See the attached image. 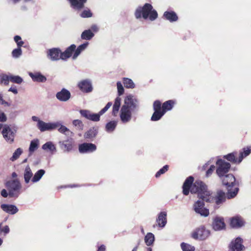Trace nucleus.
I'll return each instance as SVG.
<instances>
[{"label": "nucleus", "mask_w": 251, "mask_h": 251, "mask_svg": "<svg viewBox=\"0 0 251 251\" xmlns=\"http://www.w3.org/2000/svg\"><path fill=\"white\" fill-rule=\"evenodd\" d=\"M12 54L13 57L14 58H18L22 54V50L21 47H18V48L14 49L12 52Z\"/></svg>", "instance_id": "49530a36"}, {"label": "nucleus", "mask_w": 251, "mask_h": 251, "mask_svg": "<svg viewBox=\"0 0 251 251\" xmlns=\"http://www.w3.org/2000/svg\"><path fill=\"white\" fill-rule=\"evenodd\" d=\"M81 115L85 118L93 121H98L100 120V115L99 113L95 114L87 110H81L80 111Z\"/></svg>", "instance_id": "ddd939ff"}, {"label": "nucleus", "mask_w": 251, "mask_h": 251, "mask_svg": "<svg viewBox=\"0 0 251 251\" xmlns=\"http://www.w3.org/2000/svg\"><path fill=\"white\" fill-rule=\"evenodd\" d=\"M244 248L242 244V240L239 238H236L232 240L229 245V251H241Z\"/></svg>", "instance_id": "9d476101"}, {"label": "nucleus", "mask_w": 251, "mask_h": 251, "mask_svg": "<svg viewBox=\"0 0 251 251\" xmlns=\"http://www.w3.org/2000/svg\"><path fill=\"white\" fill-rule=\"evenodd\" d=\"M2 134L7 143L12 144L14 142L15 133L9 126H5L4 127L2 131Z\"/></svg>", "instance_id": "1a4fd4ad"}, {"label": "nucleus", "mask_w": 251, "mask_h": 251, "mask_svg": "<svg viewBox=\"0 0 251 251\" xmlns=\"http://www.w3.org/2000/svg\"><path fill=\"white\" fill-rule=\"evenodd\" d=\"M244 225L243 220L238 217L232 218L230 220V226L234 228L241 227Z\"/></svg>", "instance_id": "b1692460"}, {"label": "nucleus", "mask_w": 251, "mask_h": 251, "mask_svg": "<svg viewBox=\"0 0 251 251\" xmlns=\"http://www.w3.org/2000/svg\"><path fill=\"white\" fill-rule=\"evenodd\" d=\"M78 86L81 91L89 93L92 91V86L91 82L88 80H83L80 81Z\"/></svg>", "instance_id": "2eb2a0df"}, {"label": "nucleus", "mask_w": 251, "mask_h": 251, "mask_svg": "<svg viewBox=\"0 0 251 251\" xmlns=\"http://www.w3.org/2000/svg\"><path fill=\"white\" fill-rule=\"evenodd\" d=\"M23 153V150L21 148H18L13 153L10 160L13 162L16 160Z\"/></svg>", "instance_id": "4c0bfd02"}, {"label": "nucleus", "mask_w": 251, "mask_h": 251, "mask_svg": "<svg viewBox=\"0 0 251 251\" xmlns=\"http://www.w3.org/2000/svg\"><path fill=\"white\" fill-rule=\"evenodd\" d=\"M1 208L4 211L10 214H14L18 211L17 207L12 204H2L1 205Z\"/></svg>", "instance_id": "aec40b11"}, {"label": "nucleus", "mask_w": 251, "mask_h": 251, "mask_svg": "<svg viewBox=\"0 0 251 251\" xmlns=\"http://www.w3.org/2000/svg\"><path fill=\"white\" fill-rule=\"evenodd\" d=\"M73 126L78 130H81L83 128V124L79 120H75L73 121Z\"/></svg>", "instance_id": "79ce46f5"}, {"label": "nucleus", "mask_w": 251, "mask_h": 251, "mask_svg": "<svg viewBox=\"0 0 251 251\" xmlns=\"http://www.w3.org/2000/svg\"><path fill=\"white\" fill-rule=\"evenodd\" d=\"M157 226L160 227H164L167 224V213L161 212L159 214L156 220Z\"/></svg>", "instance_id": "a211bd4d"}, {"label": "nucleus", "mask_w": 251, "mask_h": 251, "mask_svg": "<svg viewBox=\"0 0 251 251\" xmlns=\"http://www.w3.org/2000/svg\"><path fill=\"white\" fill-rule=\"evenodd\" d=\"M56 126H55V129H58V131L68 137H71L73 135V133L66 126L63 125L60 121H57L55 122Z\"/></svg>", "instance_id": "4468645a"}, {"label": "nucleus", "mask_w": 251, "mask_h": 251, "mask_svg": "<svg viewBox=\"0 0 251 251\" xmlns=\"http://www.w3.org/2000/svg\"><path fill=\"white\" fill-rule=\"evenodd\" d=\"M228 192L227 193V197L228 199H231V198H233L235 197L236 196V195L238 192V188H234L233 191H231L229 190V189L228 188Z\"/></svg>", "instance_id": "c03bdc74"}, {"label": "nucleus", "mask_w": 251, "mask_h": 251, "mask_svg": "<svg viewBox=\"0 0 251 251\" xmlns=\"http://www.w3.org/2000/svg\"><path fill=\"white\" fill-rule=\"evenodd\" d=\"M0 104H5V105H8V103L7 102L4 101L3 99H2V96L1 95V94H0Z\"/></svg>", "instance_id": "0e129e2a"}, {"label": "nucleus", "mask_w": 251, "mask_h": 251, "mask_svg": "<svg viewBox=\"0 0 251 251\" xmlns=\"http://www.w3.org/2000/svg\"><path fill=\"white\" fill-rule=\"evenodd\" d=\"M59 144L62 146V148L66 151H70L72 149V142L71 140H68L62 142H60Z\"/></svg>", "instance_id": "f704fd0d"}, {"label": "nucleus", "mask_w": 251, "mask_h": 251, "mask_svg": "<svg viewBox=\"0 0 251 251\" xmlns=\"http://www.w3.org/2000/svg\"><path fill=\"white\" fill-rule=\"evenodd\" d=\"M243 150L244 151L241 152L240 153L238 163H240L244 158V157L249 155L251 152V148L250 147H248L246 148H244Z\"/></svg>", "instance_id": "2f4dec72"}, {"label": "nucleus", "mask_w": 251, "mask_h": 251, "mask_svg": "<svg viewBox=\"0 0 251 251\" xmlns=\"http://www.w3.org/2000/svg\"><path fill=\"white\" fill-rule=\"evenodd\" d=\"M105 247L104 246L102 245L99 248L98 251H105Z\"/></svg>", "instance_id": "774afa93"}, {"label": "nucleus", "mask_w": 251, "mask_h": 251, "mask_svg": "<svg viewBox=\"0 0 251 251\" xmlns=\"http://www.w3.org/2000/svg\"><path fill=\"white\" fill-rule=\"evenodd\" d=\"M135 15L137 19L142 17L147 19L149 18L151 21H154L157 17V12L152 9V6L149 3H146L143 7H139L135 11Z\"/></svg>", "instance_id": "7ed1b4c3"}, {"label": "nucleus", "mask_w": 251, "mask_h": 251, "mask_svg": "<svg viewBox=\"0 0 251 251\" xmlns=\"http://www.w3.org/2000/svg\"><path fill=\"white\" fill-rule=\"evenodd\" d=\"M117 87L118 90V94L119 96L122 95L124 93V88L123 86V85L120 81H118L117 82Z\"/></svg>", "instance_id": "de8ad7c7"}, {"label": "nucleus", "mask_w": 251, "mask_h": 251, "mask_svg": "<svg viewBox=\"0 0 251 251\" xmlns=\"http://www.w3.org/2000/svg\"><path fill=\"white\" fill-rule=\"evenodd\" d=\"M10 81L17 84H21L23 80L22 77L18 75H10Z\"/></svg>", "instance_id": "a19ab883"}, {"label": "nucleus", "mask_w": 251, "mask_h": 251, "mask_svg": "<svg viewBox=\"0 0 251 251\" xmlns=\"http://www.w3.org/2000/svg\"><path fill=\"white\" fill-rule=\"evenodd\" d=\"M83 50L79 46L76 49V50H75V52L73 55V59H75L77 57V56L80 54L81 52Z\"/></svg>", "instance_id": "6e6d98bb"}, {"label": "nucleus", "mask_w": 251, "mask_h": 251, "mask_svg": "<svg viewBox=\"0 0 251 251\" xmlns=\"http://www.w3.org/2000/svg\"><path fill=\"white\" fill-rule=\"evenodd\" d=\"M95 136L94 132L92 130H89L84 134V137L85 138H91Z\"/></svg>", "instance_id": "13d9d810"}, {"label": "nucleus", "mask_w": 251, "mask_h": 251, "mask_svg": "<svg viewBox=\"0 0 251 251\" xmlns=\"http://www.w3.org/2000/svg\"><path fill=\"white\" fill-rule=\"evenodd\" d=\"M220 178L223 185L226 186L227 189L235 184V178L232 174H227Z\"/></svg>", "instance_id": "f8f14e48"}, {"label": "nucleus", "mask_w": 251, "mask_h": 251, "mask_svg": "<svg viewBox=\"0 0 251 251\" xmlns=\"http://www.w3.org/2000/svg\"><path fill=\"white\" fill-rule=\"evenodd\" d=\"M6 186L8 191L9 195L11 197H18L21 193L22 185L17 179L7 181Z\"/></svg>", "instance_id": "20e7f679"}, {"label": "nucleus", "mask_w": 251, "mask_h": 251, "mask_svg": "<svg viewBox=\"0 0 251 251\" xmlns=\"http://www.w3.org/2000/svg\"><path fill=\"white\" fill-rule=\"evenodd\" d=\"M228 192L227 193V197L228 199H231V198H233L235 197L236 196V195L238 192V188H234L233 191H231L229 190V189L228 188Z\"/></svg>", "instance_id": "a18cd8bd"}, {"label": "nucleus", "mask_w": 251, "mask_h": 251, "mask_svg": "<svg viewBox=\"0 0 251 251\" xmlns=\"http://www.w3.org/2000/svg\"><path fill=\"white\" fill-rule=\"evenodd\" d=\"M112 104V103L111 102H108L106 106L100 111V115H102L104 114L111 106Z\"/></svg>", "instance_id": "864d4df0"}, {"label": "nucleus", "mask_w": 251, "mask_h": 251, "mask_svg": "<svg viewBox=\"0 0 251 251\" xmlns=\"http://www.w3.org/2000/svg\"><path fill=\"white\" fill-rule=\"evenodd\" d=\"M1 195L2 197H3L4 198H6L7 197L8 195H9V194L7 193V192L6 190L3 189L1 191Z\"/></svg>", "instance_id": "052dcab7"}, {"label": "nucleus", "mask_w": 251, "mask_h": 251, "mask_svg": "<svg viewBox=\"0 0 251 251\" xmlns=\"http://www.w3.org/2000/svg\"><path fill=\"white\" fill-rule=\"evenodd\" d=\"M226 225L223 218L216 216L213 220L212 227L216 231L221 230L225 228Z\"/></svg>", "instance_id": "9b49d317"}, {"label": "nucleus", "mask_w": 251, "mask_h": 251, "mask_svg": "<svg viewBox=\"0 0 251 251\" xmlns=\"http://www.w3.org/2000/svg\"><path fill=\"white\" fill-rule=\"evenodd\" d=\"M75 48L76 47L75 45H72L70 46L64 52L61 53L60 55V58L63 60H65L69 58L71 56L72 52L75 50Z\"/></svg>", "instance_id": "5701e85b"}, {"label": "nucleus", "mask_w": 251, "mask_h": 251, "mask_svg": "<svg viewBox=\"0 0 251 251\" xmlns=\"http://www.w3.org/2000/svg\"><path fill=\"white\" fill-rule=\"evenodd\" d=\"M31 119L33 121L37 122L36 126L41 132L55 129V126H56L55 122L46 123L41 120L38 117L36 116H32Z\"/></svg>", "instance_id": "39448f33"}, {"label": "nucleus", "mask_w": 251, "mask_h": 251, "mask_svg": "<svg viewBox=\"0 0 251 251\" xmlns=\"http://www.w3.org/2000/svg\"><path fill=\"white\" fill-rule=\"evenodd\" d=\"M164 114V113L162 111H154L151 118V120L153 121H158Z\"/></svg>", "instance_id": "58836bf2"}, {"label": "nucleus", "mask_w": 251, "mask_h": 251, "mask_svg": "<svg viewBox=\"0 0 251 251\" xmlns=\"http://www.w3.org/2000/svg\"><path fill=\"white\" fill-rule=\"evenodd\" d=\"M39 144V141L37 139H34L31 141L29 148V155H31L35 150L38 149Z\"/></svg>", "instance_id": "7c9ffc66"}, {"label": "nucleus", "mask_w": 251, "mask_h": 251, "mask_svg": "<svg viewBox=\"0 0 251 251\" xmlns=\"http://www.w3.org/2000/svg\"><path fill=\"white\" fill-rule=\"evenodd\" d=\"M2 231L4 232L5 233H7L9 231V228L8 226H5L2 230Z\"/></svg>", "instance_id": "338daca9"}, {"label": "nucleus", "mask_w": 251, "mask_h": 251, "mask_svg": "<svg viewBox=\"0 0 251 251\" xmlns=\"http://www.w3.org/2000/svg\"><path fill=\"white\" fill-rule=\"evenodd\" d=\"M193 208L194 211L202 217H207L209 214L208 209L205 207L204 202L200 200L196 201L193 204Z\"/></svg>", "instance_id": "6e6552de"}, {"label": "nucleus", "mask_w": 251, "mask_h": 251, "mask_svg": "<svg viewBox=\"0 0 251 251\" xmlns=\"http://www.w3.org/2000/svg\"><path fill=\"white\" fill-rule=\"evenodd\" d=\"M14 41L17 43L18 47H21L24 44V42L22 41L21 38L19 36H15Z\"/></svg>", "instance_id": "3c124183"}, {"label": "nucleus", "mask_w": 251, "mask_h": 251, "mask_svg": "<svg viewBox=\"0 0 251 251\" xmlns=\"http://www.w3.org/2000/svg\"><path fill=\"white\" fill-rule=\"evenodd\" d=\"M121 99L120 97H117L115 99L112 109V115L113 116H116L118 114L121 106Z\"/></svg>", "instance_id": "a878e982"}, {"label": "nucleus", "mask_w": 251, "mask_h": 251, "mask_svg": "<svg viewBox=\"0 0 251 251\" xmlns=\"http://www.w3.org/2000/svg\"><path fill=\"white\" fill-rule=\"evenodd\" d=\"M8 91L12 92L15 94H17L18 93V91L16 87H11L9 88Z\"/></svg>", "instance_id": "e2e57ef3"}, {"label": "nucleus", "mask_w": 251, "mask_h": 251, "mask_svg": "<svg viewBox=\"0 0 251 251\" xmlns=\"http://www.w3.org/2000/svg\"><path fill=\"white\" fill-rule=\"evenodd\" d=\"M95 145L92 143H84L79 146V151L81 153L93 152L96 150Z\"/></svg>", "instance_id": "dca6fc26"}, {"label": "nucleus", "mask_w": 251, "mask_h": 251, "mask_svg": "<svg viewBox=\"0 0 251 251\" xmlns=\"http://www.w3.org/2000/svg\"><path fill=\"white\" fill-rule=\"evenodd\" d=\"M33 174L32 172L31 169L29 166H27L24 172V178L25 182L26 184H28L33 177Z\"/></svg>", "instance_id": "412c9836"}, {"label": "nucleus", "mask_w": 251, "mask_h": 251, "mask_svg": "<svg viewBox=\"0 0 251 251\" xmlns=\"http://www.w3.org/2000/svg\"><path fill=\"white\" fill-rule=\"evenodd\" d=\"M71 6L75 9L79 10L84 7L87 0H68Z\"/></svg>", "instance_id": "4be33fe9"}, {"label": "nucleus", "mask_w": 251, "mask_h": 251, "mask_svg": "<svg viewBox=\"0 0 251 251\" xmlns=\"http://www.w3.org/2000/svg\"><path fill=\"white\" fill-rule=\"evenodd\" d=\"M169 166L168 165L164 166L162 168L160 169L156 174L155 176L156 177H159L161 175L165 173L168 169Z\"/></svg>", "instance_id": "8fccbe9b"}, {"label": "nucleus", "mask_w": 251, "mask_h": 251, "mask_svg": "<svg viewBox=\"0 0 251 251\" xmlns=\"http://www.w3.org/2000/svg\"><path fill=\"white\" fill-rule=\"evenodd\" d=\"M82 18H89L92 16V14L89 10H84L80 14Z\"/></svg>", "instance_id": "603ef678"}, {"label": "nucleus", "mask_w": 251, "mask_h": 251, "mask_svg": "<svg viewBox=\"0 0 251 251\" xmlns=\"http://www.w3.org/2000/svg\"><path fill=\"white\" fill-rule=\"evenodd\" d=\"M88 42H86L81 45L79 46V47L83 50H84L88 46Z\"/></svg>", "instance_id": "69168bd1"}, {"label": "nucleus", "mask_w": 251, "mask_h": 251, "mask_svg": "<svg viewBox=\"0 0 251 251\" xmlns=\"http://www.w3.org/2000/svg\"><path fill=\"white\" fill-rule=\"evenodd\" d=\"M137 99L132 95H128L125 97L120 114L121 120L123 123H126L131 120L132 112L137 107Z\"/></svg>", "instance_id": "f03ea898"}, {"label": "nucleus", "mask_w": 251, "mask_h": 251, "mask_svg": "<svg viewBox=\"0 0 251 251\" xmlns=\"http://www.w3.org/2000/svg\"><path fill=\"white\" fill-rule=\"evenodd\" d=\"M61 53L58 49H52L48 51V57L52 61L57 60L60 58Z\"/></svg>", "instance_id": "f3484780"}, {"label": "nucleus", "mask_w": 251, "mask_h": 251, "mask_svg": "<svg viewBox=\"0 0 251 251\" xmlns=\"http://www.w3.org/2000/svg\"><path fill=\"white\" fill-rule=\"evenodd\" d=\"M6 120V118L4 113L0 111V121L4 122Z\"/></svg>", "instance_id": "bf43d9fd"}, {"label": "nucleus", "mask_w": 251, "mask_h": 251, "mask_svg": "<svg viewBox=\"0 0 251 251\" xmlns=\"http://www.w3.org/2000/svg\"><path fill=\"white\" fill-rule=\"evenodd\" d=\"M42 148L46 151H49L51 152H53L56 151L55 145L51 142H48L44 144Z\"/></svg>", "instance_id": "c756f323"}, {"label": "nucleus", "mask_w": 251, "mask_h": 251, "mask_svg": "<svg viewBox=\"0 0 251 251\" xmlns=\"http://www.w3.org/2000/svg\"><path fill=\"white\" fill-rule=\"evenodd\" d=\"M29 75L32 80L35 81L45 82L46 80V77L39 73H36L35 74L30 73Z\"/></svg>", "instance_id": "393cba45"}, {"label": "nucleus", "mask_w": 251, "mask_h": 251, "mask_svg": "<svg viewBox=\"0 0 251 251\" xmlns=\"http://www.w3.org/2000/svg\"><path fill=\"white\" fill-rule=\"evenodd\" d=\"M10 81V75H3L1 77L0 83L7 85Z\"/></svg>", "instance_id": "09e8293b"}, {"label": "nucleus", "mask_w": 251, "mask_h": 251, "mask_svg": "<svg viewBox=\"0 0 251 251\" xmlns=\"http://www.w3.org/2000/svg\"><path fill=\"white\" fill-rule=\"evenodd\" d=\"M94 36L90 29L84 30L81 34V37L83 40H89Z\"/></svg>", "instance_id": "473e14b6"}, {"label": "nucleus", "mask_w": 251, "mask_h": 251, "mask_svg": "<svg viewBox=\"0 0 251 251\" xmlns=\"http://www.w3.org/2000/svg\"><path fill=\"white\" fill-rule=\"evenodd\" d=\"M209 230L205 227L201 226L197 228L192 234V237L195 239L203 240L207 238L210 235Z\"/></svg>", "instance_id": "0eeeda50"}, {"label": "nucleus", "mask_w": 251, "mask_h": 251, "mask_svg": "<svg viewBox=\"0 0 251 251\" xmlns=\"http://www.w3.org/2000/svg\"><path fill=\"white\" fill-rule=\"evenodd\" d=\"M216 174L220 178L226 175L230 168V163L222 159H218L216 162Z\"/></svg>", "instance_id": "423d86ee"}, {"label": "nucleus", "mask_w": 251, "mask_h": 251, "mask_svg": "<svg viewBox=\"0 0 251 251\" xmlns=\"http://www.w3.org/2000/svg\"><path fill=\"white\" fill-rule=\"evenodd\" d=\"M164 16L167 20L171 22L176 21L178 19L177 15L173 11L165 12L164 14Z\"/></svg>", "instance_id": "c85d7f7f"}, {"label": "nucleus", "mask_w": 251, "mask_h": 251, "mask_svg": "<svg viewBox=\"0 0 251 251\" xmlns=\"http://www.w3.org/2000/svg\"><path fill=\"white\" fill-rule=\"evenodd\" d=\"M225 157L229 161L238 163V159L235 158L234 153H231L225 156Z\"/></svg>", "instance_id": "37998d69"}, {"label": "nucleus", "mask_w": 251, "mask_h": 251, "mask_svg": "<svg viewBox=\"0 0 251 251\" xmlns=\"http://www.w3.org/2000/svg\"><path fill=\"white\" fill-rule=\"evenodd\" d=\"M193 177L189 176L185 181L183 185V193L188 195L190 191L192 193H197L199 198L206 202H215L217 205L222 203L226 200L225 193L220 190L217 192L215 197L211 196L210 191L207 190L206 185L201 181H196L193 185Z\"/></svg>", "instance_id": "f257e3e1"}, {"label": "nucleus", "mask_w": 251, "mask_h": 251, "mask_svg": "<svg viewBox=\"0 0 251 251\" xmlns=\"http://www.w3.org/2000/svg\"><path fill=\"white\" fill-rule=\"evenodd\" d=\"M71 96L69 91L66 89H62L60 92L56 94V98L60 101H66L68 100Z\"/></svg>", "instance_id": "6ab92c4d"}, {"label": "nucleus", "mask_w": 251, "mask_h": 251, "mask_svg": "<svg viewBox=\"0 0 251 251\" xmlns=\"http://www.w3.org/2000/svg\"><path fill=\"white\" fill-rule=\"evenodd\" d=\"M45 171L43 169H40L37 171L33 176L31 182L33 183L38 182L41 179L42 177L45 175Z\"/></svg>", "instance_id": "bb28decb"}, {"label": "nucleus", "mask_w": 251, "mask_h": 251, "mask_svg": "<svg viewBox=\"0 0 251 251\" xmlns=\"http://www.w3.org/2000/svg\"><path fill=\"white\" fill-rule=\"evenodd\" d=\"M175 104V102L173 100H169L164 102L162 105V111L165 114L167 111L171 110Z\"/></svg>", "instance_id": "cd10ccee"}, {"label": "nucleus", "mask_w": 251, "mask_h": 251, "mask_svg": "<svg viewBox=\"0 0 251 251\" xmlns=\"http://www.w3.org/2000/svg\"><path fill=\"white\" fill-rule=\"evenodd\" d=\"M154 241V236L151 232H149L145 237V242L148 246L151 245Z\"/></svg>", "instance_id": "72a5a7b5"}, {"label": "nucleus", "mask_w": 251, "mask_h": 251, "mask_svg": "<svg viewBox=\"0 0 251 251\" xmlns=\"http://www.w3.org/2000/svg\"><path fill=\"white\" fill-rule=\"evenodd\" d=\"M123 83L124 86L127 88H134L135 87V84L133 81L128 78H123Z\"/></svg>", "instance_id": "e433bc0d"}, {"label": "nucleus", "mask_w": 251, "mask_h": 251, "mask_svg": "<svg viewBox=\"0 0 251 251\" xmlns=\"http://www.w3.org/2000/svg\"><path fill=\"white\" fill-rule=\"evenodd\" d=\"M181 248L183 251H194L195 247L187 243H182Z\"/></svg>", "instance_id": "ea45409f"}, {"label": "nucleus", "mask_w": 251, "mask_h": 251, "mask_svg": "<svg viewBox=\"0 0 251 251\" xmlns=\"http://www.w3.org/2000/svg\"><path fill=\"white\" fill-rule=\"evenodd\" d=\"M117 124V122L116 121H110V122L108 123L106 125V130L108 132H112L115 128Z\"/></svg>", "instance_id": "c9c22d12"}, {"label": "nucleus", "mask_w": 251, "mask_h": 251, "mask_svg": "<svg viewBox=\"0 0 251 251\" xmlns=\"http://www.w3.org/2000/svg\"><path fill=\"white\" fill-rule=\"evenodd\" d=\"M92 31H94L95 32H97L98 30H99V28L98 27V26L96 25H93L92 26H91V29H90Z\"/></svg>", "instance_id": "680f3d73"}, {"label": "nucleus", "mask_w": 251, "mask_h": 251, "mask_svg": "<svg viewBox=\"0 0 251 251\" xmlns=\"http://www.w3.org/2000/svg\"><path fill=\"white\" fill-rule=\"evenodd\" d=\"M215 169V167L213 165H211L210 166V168L208 169V170L206 172V176L208 177L211 175L213 171Z\"/></svg>", "instance_id": "4d7b16f0"}, {"label": "nucleus", "mask_w": 251, "mask_h": 251, "mask_svg": "<svg viewBox=\"0 0 251 251\" xmlns=\"http://www.w3.org/2000/svg\"><path fill=\"white\" fill-rule=\"evenodd\" d=\"M153 109L154 111H161V102L156 100L153 103Z\"/></svg>", "instance_id": "5fc2aeb1"}]
</instances>
